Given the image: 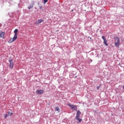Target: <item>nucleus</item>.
Segmentation results:
<instances>
[{
    "label": "nucleus",
    "instance_id": "f257e3e1",
    "mask_svg": "<svg viewBox=\"0 0 124 124\" xmlns=\"http://www.w3.org/2000/svg\"><path fill=\"white\" fill-rule=\"evenodd\" d=\"M14 33L15 34L13 38H11L9 40V43H12V42H14V41H15V40H16V39H17V36L18 35V30L17 29H16L14 31Z\"/></svg>",
    "mask_w": 124,
    "mask_h": 124
},
{
    "label": "nucleus",
    "instance_id": "f03ea898",
    "mask_svg": "<svg viewBox=\"0 0 124 124\" xmlns=\"http://www.w3.org/2000/svg\"><path fill=\"white\" fill-rule=\"evenodd\" d=\"M80 115H81V111H80V110H78L76 116V120L78 121L79 123L82 122V119H80Z\"/></svg>",
    "mask_w": 124,
    "mask_h": 124
},
{
    "label": "nucleus",
    "instance_id": "7ed1b4c3",
    "mask_svg": "<svg viewBox=\"0 0 124 124\" xmlns=\"http://www.w3.org/2000/svg\"><path fill=\"white\" fill-rule=\"evenodd\" d=\"M114 43L116 47H120V38L116 37L114 39Z\"/></svg>",
    "mask_w": 124,
    "mask_h": 124
},
{
    "label": "nucleus",
    "instance_id": "20e7f679",
    "mask_svg": "<svg viewBox=\"0 0 124 124\" xmlns=\"http://www.w3.org/2000/svg\"><path fill=\"white\" fill-rule=\"evenodd\" d=\"M68 106L70 107L72 110H74V111H77V106L75 105H71L70 103L68 104Z\"/></svg>",
    "mask_w": 124,
    "mask_h": 124
},
{
    "label": "nucleus",
    "instance_id": "39448f33",
    "mask_svg": "<svg viewBox=\"0 0 124 124\" xmlns=\"http://www.w3.org/2000/svg\"><path fill=\"white\" fill-rule=\"evenodd\" d=\"M9 62H10L9 65V68H10V69H13V67L14 66V63H13V60L11 59L9 60Z\"/></svg>",
    "mask_w": 124,
    "mask_h": 124
},
{
    "label": "nucleus",
    "instance_id": "423d86ee",
    "mask_svg": "<svg viewBox=\"0 0 124 124\" xmlns=\"http://www.w3.org/2000/svg\"><path fill=\"white\" fill-rule=\"evenodd\" d=\"M102 38L104 40V44L105 45H106V46H108V44H107L108 41L106 40V37L104 36H102Z\"/></svg>",
    "mask_w": 124,
    "mask_h": 124
},
{
    "label": "nucleus",
    "instance_id": "0eeeda50",
    "mask_svg": "<svg viewBox=\"0 0 124 124\" xmlns=\"http://www.w3.org/2000/svg\"><path fill=\"white\" fill-rule=\"evenodd\" d=\"M44 93V90H38L37 91H36V93L37 94H42V93Z\"/></svg>",
    "mask_w": 124,
    "mask_h": 124
},
{
    "label": "nucleus",
    "instance_id": "6e6552de",
    "mask_svg": "<svg viewBox=\"0 0 124 124\" xmlns=\"http://www.w3.org/2000/svg\"><path fill=\"white\" fill-rule=\"evenodd\" d=\"M33 5H34V1H32L31 2V4L28 6V9L32 8V7H33Z\"/></svg>",
    "mask_w": 124,
    "mask_h": 124
},
{
    "label": "nucleus",
    "instance_id": "1a4fd4ad",
    "mask_svg": "<svg viewBox=\"0 0 124 124\" xmlns=\"http://www.w3.org/2000/svg\"><path fill=\"white\" fill-rule=\"evenodd\" d=\"M43 19H38L37 21L35 22L36 25H39L41 23L43 22Z\"/></svg>",
    "mask_w": 124,
    "mask_h": 124
},
{
    "label": "nucleus",
    "instance_id": "9d476101",
    "mask_svg": "<svg viewBox=\"0 0 124 124\" xmlns=\"http://www.w3.org/2000/svg\"><path fill=\"white\" fill-rule=\"evenodd\" d=\"M4 32L1 31H0V38H4Z\"/></svg>",
    "mask_w": 124,
    "mask_h": 124
},
{
    "label": "nucleus",
    "instance_id": "9b49d317",
    "mask_svg": "<svg viewBox=\"0 0 124 124\" xmlns=\"http://www.w3.org/2000/svg\"><path fill=\"white\" fill-rule=\"evenodd\" d=\"M8 116H12L13 113L12 112H10V111L8 112Z\"/></svg>",
    "mask_w": 124,
    "mask_h": 124
},
{
    "label": "nucleus",
    "instance_id": "f8f14e48",
    "mask_svg": "<svg viewBox=\"0 0 124 124\" xmlns=\"http://www.w3.org/2000/svg\"><path fill=\"white\" fill-rule=\"evenodd\" d=\"M55 110L57 111L58 112H60V108H59V107H57L55 108Z\"/></svg>",
    "mask_w": 124,
    "mask_h": 124
},
{
    "label": "nucleus",
    "instance_id": "ddd939ff",
    "mask_svg": "<svg viewBox=\"0 0 124 124\" xmlns=\"http://www.w3.org/2000/svg\"><path fill=\"white\" fill-rule=\"evenodd\" d=\"M48 2V0H44V3H46V2Z\"/></svg>",
    "mask_w": 124,
    "mask_h": 124
},
{
    "label": "nucleus",
    "instance_id": "4468645a",
    "mask_svg": "<svg viewBox=\"0 0 124 124\" xmlns=\"http://www.w3.org/2000/svg\"><path fill=\"white\" fill-rule=\"evenodd\" d=\"M7 117H8V114H5L4 118L6 119V118H7Z\"/></svg>",
    "mask_w": 124,
    "mask_h": 124
},
{
    "label": "nucleus",
    "instance_id": "2eb2a0df",
    "mask_svg": "<svg viewBox=\"0 0 124 124\" xmlns=\"http://www.w3.org/2000/svg\"><path fill=\"white\" fill-rule=\"evenodd\" d=\"M99 88H100V86H97L96 87L97 90H99Z\"/></svg>",
    "mask_w": 124,
    "mask_h": 124
},
{
    "label": "nucleus",
    "instance_id": "dca6fc26",
    "mask_svg": "<svg viewBox=\"0 0 124 124\" xmlns=\"http://www.w3.org/2000/svg\"><path fill=\"white\" fill-rule=\"evenodd\" d=\"M123 90H124V85L123 87Z\"/></svg>",
    "mask_w": 124,
    "mask_h": 124
}]
</instances>
